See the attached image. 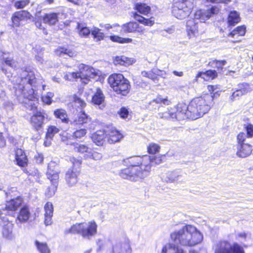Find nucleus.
<instances>
[{
    "label": "nucleus",
    "mask_w": 253,
    "mask_h": 253,
    "mask_svg": "<svg viewBox=\"0 0 253 253\" xmlns=\"http://www.w3.org/2000/svg\"><path fill=\"white\" fill-rule=\"evenodd\" d=\"M55 116L62 120L63 122H68L67 115L65 110L59 109L54 111Z\"/></svg>",
    "instance_id": "nucleus-37"
},
{
    "label": "nucleus",
    "mask_w": 253,
    "mask_h": 253,
    "mask_svg": "<svg viewBox=\"0 0 253 253\" xmlns=\"http://www.w3.org/2000/svg\"><path fill=\"white\" fill-rule=\"evenodd\" d=\"M75 150L81 153H84V156L86 154H89L91 149H89L86 145L83 144L77 145L75 148Z\"/></svg>",
    "instance_id": "nucleus-45"
},
{
    "label": "nucleus",
    "mask_w": 253,
    "mask_h": 253,
    "mask_svg": "<svg viewBox=\"0 0 253 253\" xmlns=\"http://www.w3.org/2000/svg\"><path fill=\"white\" fill-rule=\"evenodd\" d=\"M91 35L94 38H96L99 41L102 40L104 37L103 33L101 32L100 29L96 27H94L91 30Z\"/></svg>",
    "instance_id": "nucleus-42"
},
{
    "label": "nucleus",
    "mask_w": 253,
    "mask_h": 253,
    "mask_svg": "<svg viewBox=\"0 0 253 253\" xmlns=\"http://www.w3.org/2000/svg\"><path fill=\"white\" fill-rule=\"evenodd\" d=\"M114 63L115 64H120L125 66L131 64L130 60L124 56L116 57Z\"/></svg>",
    "instance_id": "nucleus-38"
},
{
    "label": "nucleus",
    "mask_w": 253,
    "mask_h": 253,
    "mask_svg": "<svg viewBox=\"0 0 253 253\" xmlns=\"http://www.w3.org/2000/svg\"><path fill=\"white\" fill-rule=\"evenodd\" d=\"M107 82L117 93L126 95L128 92V80H107Z\"/></svg>",
    "instance_id": "nucleus-13"
},
{
    "label": "nucleus",
    "mask_w": 253,
    "mask_h": 253,
    "mask_svg": "<svg viewBox=\"0 0 253 253\" xmlns=\"http://www.w3.org/2000/svg\"><path fill=\"white\" fill-rule=\"evenodd\" d=\"M155 23L154 18L151 17V18L148 19L144 18L143 21L142 22V24L145 26H152Z\"/></svg>",
    "instance_id": "nucleus-56"
},
{
    "label": "nucleus",
    "mask_w": 253,
    "mask_h": 253,
    "mask_svg": "<svg viewBox=\"0 0 253 253\" xmlns=\"http://www.w3.org/2000/svg\"><path fill=\"white\" fill-rule=\"evenodd\" d=\"M222 90L206 93L193 98L188 104L181 102L175 107V118L178 120H196L208 113L214 104V99L220 95Z\"/></svg>",
    "instance_id": "nucleus-1"
},
{
    "label": "nucleus",
    "mask_w": 253,
    "mask_h": 253,
    "mask_svg": "<svg viewBox=\"0 0 253 253\" xmlns=\"http://www.w3.org/2000/svg\"><path fill=\"white\" fill-rule=\"evenodd\" d=\"M35 246L39 253H50V249L46 242L36 240L34 242Z\"/></svg>",
    "instance_id": "nucleus-29"
},
{
    "label": "nucleus",
    "mask_w": 253,
    "mask_h": 253,
    "mask_svg": "<svg viewBox=\"0 0 253 253\" xmlns=\"http://www.w3.org/2000/svg\"><path fill=\"white\" fill-rule=\"evenodd\" d=\"M105 99V96L100 88H97L96 93L92 97V102L97 105L102 104Z\"/></svg>",
    "instance_id": "nucleus-34"
},
{
    "label": "nucleus",
    "mask_w": 253,
    "mask_h": 253,
    "mask_svg": "<svg viewBox=\"0 0 253 253\" xmlns=\"http://www.w3.org/2000/svg\"><path fill=\"white\" fill-rule=\"evenodd\" d=\"M90 122V119L88 116L84 112L82 111L78 115L77 118L74 119L73 121H71V124L74 126H77V127H80L81 125L87 124Z\"/></svg>",
    "instance_id": "nucleus-20"
},
{
    "label": "nucleus",
    "mask_w": 253,
    "mask_h": 253,
    "mask_svg": "<svg viewBox=\"0 0 253 253\" xmlns=\"http://www.w3.org/2000/svg\"><path fill=\"white\" fill-rule=\"evenodd\" d=\"M118 114L120 117L123 119L127 118L129 115L128 109L125 107H122L118 111Z\"/></svg>",
    "instance_id": "nucleus-54"
},
{
    "label": "nucleus",
    "mask_w": 253,
    "mask_h": 253,
    "mask_svg": "<svg viewBox=\"0 0 253 253\" xmlns=\"http://www.w3.org/2000/svg\"><path fill=\"white\" fill-rule=\"evenodd\" d=\"M42 55V53L41 52L38 55H36L35 56L36 60L40 63H42L43 61Z\"/></svg>",
    "instance_id": "nucleus-64"
},
{
    "label": "nucleus",
    "mask_w": 253,
    "mask_h": 253,
    "mask_svg": "<svg viewBox=\"0 0 253 253\" xmlns=\"http://www.w3.org/2000/svg\"><path fill=\"white\" fill-rule=\"evenodd\" d=\"M226 63V61L225 60H214L209 62V65L211 67L221 69Z\"/></svg>",
    "instance_id": "nucleus-39"
},
{
    "label": "nucleus",
    "mask_w": 253,
    "mask_h": 253,
    "mask_svg": "<svg viewBox=\"0 0 253 253\" xmlns=\"http://www.w3.org/2000/svg\"><path fill=\"white\" fill-rule=\"evenodd\" d=\"M4 64L8 66L16 69L18 67L17 63L11 58L6 57L2 55L0 60V68L1 71L5 74L6 69L4 67Z\"/></svg>",
    "instance_id": "nucleus-22"
},
{
    "label": "nucleus",
    "mask_w": 253,
    "mask_h": 253,
    "mask_svg": "<svg viewBox=\"0 0 253 253\" xmlns=\"http://www.w3.org/2000/svg\"><path fill=\"white\" fill-rule=\"evenodd\" d=\"M196 77L203 79H205L206 78L214 79L217 77V73L215 70H209L205 72H199Z\"/></svg>",
    "instance_id": "nucleus-33"
},
{
    "label": "nucleus",
    "mask_w": 253,
    "mask_h": 253,
    "mask_svg": "<svg viewBox=\"0 0 253 253\" xmlns=\"http://www.w3.org/2000/svg\"><path fill=\"white\" fill-rule=\"evenodd\" d=\"M58 15L57 13L46 14L43 17V21L49 25H55L58 21Z\"/></svg>",
    "instance_id": "nucleus-30"
},
{
    "label": "nucleus",
    "mask_w": 253,
    "mask_h": 253,
    "mask_svg": "<svg viewBox=\"0 0 253 253\" xmlns=\"http://www.w3.org/2000/svg\"><path fill=\"white\" fill-rule=\"evenodd\" d=\"M44 223L47 225H50L52 223V217L53 215V208L51 203L47 202L44 206Z\"/></svg>",
    "instance_id": "nucleus-25"
},
{
    "label": "nucleus",
    "mask_w": 253,
    "mask_h": 253,
    "mask_svg": "<svg viewBox=\"0 0 253 253\" xmlns=\"http://www.w3.org/2000/svg\"><path fill=\"white\" fill-rule=\"evenodd\" d=\"M165 156H134L124 160L125 165L129 167L122 169L120 176L131 181H141L147 178L152 167L159 165L163 162Z\"/></svg>",
    "instance_id": "nucleus-2"
},
{
    "label": "nucleus",
    "mask_w": 253,
    "mask_h": 253,
    "mask_svg": "<svg viewBox=\"0 0 253 253\" xmlns=\"http://www.w3.org/2000/svg\"><path fill=\"white\" fill-rule=\"evenodd\" d=\"M193 6V2L190 1L187 3L175 2V16L178 19L186 18L191 13Z\"/></svg>",
    "instance_id": "nucleus-11"
},
{
    "label": "nucleus",
    "mask_w": 253,
    "mask_h": 253,
    "mask_svg": "<svg viewBox=\"0 0 253 253\" xmlns=\"http://www.w3.org/2000/svg\"><path fill=\"white\" fill-rule=\"evenodd\" d=\"M221 85L219 84H215V85H208L207 86V88L208 91L210 93H213L215 90H221Z\"/></svg>",
    "instance_id": "nucleus-57"
},
{
    "label": "nucleus",
    "mask_w": 253,
    "mask_h": 253,
    "mask_svg": "<svg viewBox=\"0 0 253 253\" xmlns=\"http://www.w3.org/2000/svg\"><path fill=\"white\" fill-rule=\"evenodd\" d=\"M79 72H73L66 74L65 76V79L70 78L77 79H88V78H98V79H103L106 77V75H102L101 71L95 69L88 65L81 64L79 66Z\"/></svg>",
    "instance_id": "nucleus-6"
},
{
    "label": "nucleus",
    "mask_w": 253,
    "mask_h": 253,
    "mask_svg": "<svg viewBox=\"0 0 253 253\" xmlns=\"http://www.w3.org/2000/svg\"><path fill=\"white\" fill-rule=\"evenodd\" d=\"M130 241L126 237L116 240L112 243L110 253H131Z\"/></svg>",
    "instance_id": "nucleus-10"
},
{
    "label": "nucleus",
    "mask_w": 253,
    "mask_h": 253,
    "mask_svg": "<svg viewBox=\"0 0 253 253\" xmlns=\"http://www.w3.org/2000/svg\"><path fill=\"white\" fill-rule=\"evenodd\" d=\"M135 8L140 13L147 15L150 11L151 8L150 7L147 5L145 3H136L135 6Z\"/></svg>",
    "instance_id": "nucleus-36"
},
{
    "label": "nucleus",
    "mask_w": 253,
    "mask_h": 253,
    "mask_svg": "<svg viewBox=\"0 0 253 253\" xmlns=\"http://www.w3.org/2000/svg\"><path fill=\"white\" fill-rule=\"evenodd\" d=\"M54 96V93L51 92H48L46 94H44L42 97V101L47 105H50L52 101V97Z\"/></svg>",
    "instance_id": "nucleus-44"
},
{
    "label": "nucleus",
    "mask_w": 253,
    "mask_h": 253,
    "mask_svg": "<svg viewBox=\"0 0 253 253\" xmlns=\"http://www.w3.org/2000/svg\"><path fill=\"white\" fill-rule=\"evenodd\" d=\"M106 132L107 142L111 144L119 141L123 137L122 134L115 128L107 130Z\"/></svg>",
    "instance_id": "nucleus-19"
},
{
    "label": "nucleus",
    "mask_w": 253,
    "mask_h": 253,
    "mask_svg": "<svg viewBox=\"0 0 253 253\" xmlns=\"http://www.w3.org/2000/svg\"><path fill=\"white\" fill-rule=\"evenodd\" d=\"M70 161L72 164L73 168L70 169L67 171L65 179L67 184L72 187L75 185L78 182V176L80 173L79 168L81 165V161L72 157L70 158Z\"/></svg>",
    "instance_id": "nucleus-9"
},
{
    "label": "nucleus",
    "mask_w": 253,
    "mask_h": 253,
    "mask_svg": "<svg viewBox=\"0 0 253 253\" xmlns=\"http://www.w3.org/2000/svg\"><path fill=\"white\" fill-rule=\"evenodd\" d=\"M159 146L155 143L150 144L147 148L148 153L151 154H154L159 152Z\"/></svg>",
    "instance_id": "nucleus-51"
},
{
    "label": "nucleus",
    "mask_w": 253,
    "mask_h": 253,
    "mask_svg": "<svg viewBox=\"0 0 253 253\" xmlns=\"http://www.w3.org/2000/svg\"><path fill=\"white\" fill-rule=\"evenodd\" d=\"M244 95L238 89L233 92L232 95L229 97V101L233 102L235 100L238 99L241 96Z\"/></svg>",
    "instance_id": "nucleus-53"
},
{
    "label": "nucleus",
    "mask_w": 253,
    "mask_h": 253,
    "mask_svg": "<svg viewBox=\"0 0 253 253\" xmlns=\"http://www.w3.org/2000/svg\"><path fill=\"white\" fill-rule=\"evenodd\" d=\"M122 29L126 33L144 34L145 29L136 22H129L122 26Z\"/></svg>",
    "instance_id": "nucleus-17"
},
{
    "label": "nucleus",
    "mask_w": 253,
    "mask_h": 253,
    "mask_svg": "<svg viewBox=\"0 0 253 253\" xmlns=\"http://www.w3.org/2000/svg\"><path fill=\"white\" fill-rule=\"evenodd\" d=\"M22 202L23 200L20 197H17L16 199L7 201L6 203L5 211H6L8 212V211H16L21 205Z\"/></svg>",
    "instance_id": "nucleus-23"
},
{
    "label": "nucleus",
    "mask_w": 253,
    "mask_h": 253,
    "mask_svg": "<svg viewBox=\"0 0 253 253\" xmlns=\"http://www.w3.org/2000/svg\"><path fill=\"white\" fill-rule=\"evenodd\" d=\"M23 81V80H13L12 82L17 102L24 104L29 109L34 110L37 108L38 99L33 88L25 89Z\"/></svg>",
    "instance_id": "nucleus-4"
},
{
    "label": "nucleus",
    "mask_w": 253,
    "mask_h": 253,
    "mask_svg": "<svg viewBox=\"0 0 253 253\" xmlns=\"http://www.w3.org/2000/svg\"><path fill=\"white\" fill-rule=\"evenodd\" d=\"M133 17L135 20L139 22L140 23L142 24L144 17L139 15L136 12L133 13Z\"/></svg>",
    "instance_id": "nucleus-61"
},
{
    "label": "nucleus",
    "mask_w": 253,
    "mask_h": 253,
    "mask_svg": "<svg viewBox=\"0 0 253 253\" xmlns=\"http://www.w3.org/2000/svg\"><path fill=\"white\" fill-rule=\"evenodd\" d=\"M32 16L31 14L26 10L15 12L11 17L13 27H20L22 25V22L30 19Z\"/></svg>",
    "instance_id": "nucleus-14"
},
{
    "label": "nucleus",
    "mask_w": 253,
    "mask_h": 253,
    "mask_svg": "<svg viewBox=\"0 0 253 253\" xmlns=\"http://www.w3.org/2000/svg\"><path fill=\"white\" fill-rule=\"evenodd\" d=\"M218 11V8L215 6H212L207 10L200 9L196 11L194 18L195 19L200 20L201 22H205L211 16L217 13Z\"/></svg>",
    "instance_id": "nucleus-15"
},
{
    "label": "nucleus",
    "mask_w": 253,
    "mask_h": 253,
    "mask_svg": "<svg viewBox=\"0 0 253 253\" xmlns=\"http://www.w3.org/2000/svg\"><path fill=\"white\" fill-rule=\"evenodd\" d=\"M186 30L190 38L195 36L198 33V26L194 20H189L187 22Z\"/></svg>",
    "instance_id": "nucleus-27"
},
{
    "label": "nucleus",
    "mask_w": 253,
    "mask_h": 253,
    "mask_svg": "<svg viewBox=\"0 0 253 253\" xmlns=\"http://www.w3.org/2000/svg\"><path fill=\"white\" fill-rule=\"evenodd\" d=\"M74 106L78 108L81 107L83 108L85 106V103L84 100L78 97L77 96L75 95L74 97Z\"/></svg>",
    "instance_id": "nucleus-50"
},
{
    "label": "nucleus",
    "mask_w": 253,
    "mask_h": 253,
    "mask_svg": "<svg viewBox=\"0 0 253 253\" xmlns=\"http://www.w3.org/2000/svg\"><path fill=\"white\" fill-rule=\"evenodd\" d=\"M44 118V113L43 111L41 112L37 111L34 114L31 119V124L34 127L38 130L42 127L43 121Z\"/></svg>",
    "instance_id": "nucleus-18"
},
{
    "label": "nucleus",
    "mask_w": 253,
    "mask_h": 253,
    "mask_svg": "<svg viewBox=\"0 0 253 253\" xmlns=\"http://www.w3.org/2000/svg\"><path fill=\"white\" fill-rule=\"evenodd\" d=\"M30 3V0H20L14 3V6L16 9H23Z\"/></svg>",
    "instance_id": "nucleus-47"
},
{
    "label": "nucleus",
    "mask_w": 253,
    "mask_h": 253,
    "mask_svg": "<svg viewBox=\"0 0 253 253\" xmlns=\"http://www.w3.org/2000/svg\"><path fill=\"white\" fill-rule=\"evenodd\" d=\"M244 128L246 133L243 131L240 132L237 135L239 138L247 139V138H251L253 137V124L247 123L244 125Z\"/></svg>",
    "instance_id": "nucleus-26"
},
{
    "label": "nucleus",
    "mask_w": 253,
    "mask_h": 253,
    "mask_svg": "<svg viewBox=\"0 0 253 253\" xmlns=\"http://www.w3.org/2000/svg\"><path fill=\"white\" fill-rule=\"evenodd\" d=\"M35 158L36 162L39 164L42 163L43 160V157L42 154H37V155L35 156Z\"/></svg>",
    "instance_id": "nucleus-62"
},
{
    "label": "nucleus",
    "mask_w": 253,
    "mask_h": 253,
    "mask_svg": "<svg viewBox=\"0 0 253 253\" xmlns=\"http://www.w3.org/2000/svg\"><path fill=\"white\" fill-rule=\"evenodd\" d=\"M153 101L157 103H163V104L166 105H169V101L167 98L163 99L160 97L157 98L156 99H154Z\"/></svg>",
    "instance_id": "nucleus-60"
},
{
    "label": "nucleus",
    "mask_w": 253,
    "mask_h": 253,
    "mask_svg": "<svg viewBox=\"0 0 253 253\" xmlns=\"http://www.w3.org/2000/svg\"><path fill=\"white\" fill-rule=\"evenodd\" d=\"M214 253H245L242 246L237 243L231 244L227 241H220L215 245Z\"/></svg>",
    "instance_id": "nucleus-8"
},
{
    "label": "nucleus",
    "mask_w": 253,
    "mask_h": 253,
    "mask_svg": "<svg viewBox=\"0 0 253 253\" xmlns=\"http://www.w3.org/2000/svg\"><path fill=\"white\" fill-rule=\"evenodd\" d=\"M110 39L115 42L122 43V38L117 36H113L110 37Z\"/></svg>",
    "instance_id": "nucleus-63"
},
{
    "label": "nucleus",
    "mask_w": 253,
    "mask_h": 253,
    "mask_svg": "<svg viewBox=\"0 0 253 253\" xmlns=\"http://www.w3.org/2000/svg\"><path fill=\"white\" fill-rule=\"evenodd\" d=\"M102 155L101 153L95 151L91 152V150L89 154H86L84 156V158L85 159L92 158L93 160L96 161L100 160L102 158Z\"/></svg>",
    "instance_id": "nucleus-46"
},
{
    "label": "nucleus",
    "mask_w": 253,
    "mask_h": 253,
    "mask_svg": "<svg viewBox=\"0 0 253 253\" xmlns=\"http://www.w3.org/2000/svg\"><path fill=\"white\" fill-rule=\"evenodd\" d=\"M86 133V129L84 128H81L75 131L73 133V136L77 138H80L84 136Z\"/></svg>",
    "instance_id": "nucleus-55"
},
{
    "label": "nucleus",
    "mask_w": 253,
    "mask_h": 253,
    "mask_svg": "<svg viewBox=\"0 0 253 253\" xmlns=\"http://www.w3.org/2000/svg\"><path fill=\"white\" fill-rule=\"evenodd\" d=\"M17 164L21 167H25L28 162V159L25 155L15 158Z\"/></svg>",
    "instance_id": "nucleus-52"
},
{
    "label": "nucleus",
    "mask_w": 253,
    "mask_h": 253,
    "mask_svg": "<svg viewBox=\"0 0 253 253\" xmlns=\"http://www.w3.org/2000/svg\"><path fill=\"white\" fill-rule=\"evenodd\" d=\"M30 215V213L28 207L26 206L22 208L19 212L17 217L16 222L17 224L27 222Z\"/></svg>",
    "instance_id": "nucleus-24"
},
{
    "label": "nucleus",
    "mask_w": 253,
    "mask_h": 253,
    "mask_svg": "<svg viewBox=\"0 0 253 253\" xmlns=\"http://www.w3.org/2000/svg\"><path fill=\"white\" fill-rule=\"evenodd\" d=\"M22 76L21 79H36L38 72L34 69L28 68L23 71Z\"/></svg>",
    "instance_id": "nucleus-35"
},
{
    "label": "nucleus",
    "mask_w": 253,
    "mask_h": 253,
    "mask_svg": "<svg viewBox=\"0 0 253 253\" xmlns=\"http://www.w3.org/2000/svg\"><path fill=\"white\" fill-rule=\"evenodd\" d=\"M55 52L56 54L59 56L61 55L62 54H66L70 57H72L74 55V53L73 52L66 48L61 47L57 48Z\"/></svg>",
    "instance_id": "nucleus-43"
},
{
    "label": "nucleus",
    "mask_w": 253,
    "mask_h": 253,
    "mask_svg": "<svg viewBox=\"0 0 253 253\" xmlns=\"http://www.w3.org/2000/svg\"><path fill=\"white\" fill-rule=\"evenodd\" d=\"M237 155L240 158H246L252 152V146L246 142V139L236 136Z\"/></svg>",
    "instance_id": "nucleus-12"
},
{
    "label": "nucleus",
    "mask_w": 253,
    "mask_h": 253,
    "mask_svg": "<svg viewBox=\"0 0 253 253\" xmlns=\"http://www.w3.org/2000/svg\"><path fill=\"white\" fill-rule=\"evenodd\" d=\"M203 234L194 226L186 224L175 232V253H185L180 246L192 247L202 243Z\"/></svg>",
    "instance_id": "nucleus-3"
},
{
    "label": "nucleus",
    "mask_w": 253,
    "mask_h": 253,
    "mask_svg": "<svg viewBox=\"0 0 253 253\" xmlns=\"http://www.w3.org/2000/svg\"><path fill=\"white\" fill-rule=\"evenodd\" d=\"M110 244V241L105 237L99 238L96 240V248L97 253L104 251Z\"/></svg>",
    "instance_id": "nucleus-28"
},
{
    "label": "nucleus",
    "mask_w": 253,
    "mask_h": 253,
    "mask_svg": "<svg viewBox=\"0 0 253 253\" xmlns=\"http://www.w3.org/2000/svg\"><path fill=\"white\" fill-rule=\"evenodd\" d=\"M246 33V27L244 25L239 26L232 30L228 35V37L237 38L245 36Z\"/></svg>",
    "instance_id": "nucleus-32"
},
{
    "label": "nucleus",
    "mask_w": 253,
    "mask_h": 253,
    "mask_svg": "<svg viewBox=\"0 0 253 253\" xmlns=\"http://www.w3.org/2000/svg\"><path fill=\"white\" fill-rule=\"evenodd\" d=\"M108 79H126L125 78V76L123 74L118 73V74H113L109 76Z\"/></svg>",
    "instance_id": "nucleus-59"
},
{
    "label": "nucleus",
    "mask_w": 253,
    "mask_h": 253,
    "mask_svg": "<svg viewBox=\"0 0 253 253\" xmlns=\"http://www.w3.org/2000/svg\"><path fill=\"white\" fill-rule=\"evenodd\" d=\"M59 131V129L54 126H51L48 127L46 133V138L51 139L54 135Z\"/></svg>",
    "instance_id": "nucleus-48"
},
{
    "label": "nucleus",
    "mask_w": 253,
    "mask_h": 253,
    "mask_svg": "<svg viewBox=\"0 0 253 253\" xmlns=\"http://www.w3.org/2000/svg\"><path fill=\"white\" fill-rule=\"evenodd\" d=\"M92 141L98 146L102 145L107 140L106 132L104 130H99L94 133L91 136Z\"/></svg>",
    "instance_id": "nucleus-21"
},
{
    "label": "nucleus",
    "mask_w": 253,
    "mask_h": 253,
    "mask_svg": "<svg viewBox=\"0 0 253 253\" xmlns=\"http://www.w3.org/2000/svg\"><path fill=\"white\" fill-rule=\"evenodd\" d=\"M3 222V225L2 229L3 237L10 241L14 240L15 236L13 232V224L8 219H6Z\"/></svg>",
    "instance_id": "nucleus-16"
},
{
    "label": "nucleus",
    "mask_w": 253,
    "mask_h": 253,
    "mask_svg": "<svg viewBox=\"0 0 253 253\" xmlns=\"http://www.w3.org/2000/svg\"><path fill=\"white\" fill-rule=\"evenodd\" d=\"M241 21L240 14L236 11H230L228 16V23L230 26H234Z\"/></svg>",
    "instance_id": "nucleus-31"
},
{
    "label": "nucleus",
    "mask_w": 253,
    "mask_h": 253,
    "mask_svg": "<svg viewBox=\"0 0 253 253\" xmlns=\"http://www.w3.org/2000/svg\"><path fill=\"white\" fill-rule=\"evenodd\" d=\"M141 74L143 77L148 78L150 79H158V77H153V73L152 72H146V71H143L141 73Z\"/></svg>",
    "instance_id": "nucleus-58"
},
{
    "label": "nucleus",
    "mask_w": 253,
    "mask_h": 253,
    "mask_svg": "<svg viewBox=\"0 0 253 253\" xmlns=\"http://www.w3.org/2000/svg\"><path fill=\"white\" fill-rule=\"evenodd\" d=\"M97 228L96 222L90 221L74 224L65 233L80 234L84 239L89 240L96 234Z\"/></svg>",
    "instance_id": "nucleus-5"
},
{
    "label": "nucleus",
    "mask_w": 253,
    "mask_h": 253,
    "mask_svg": "<svg viewBox=\"0 0 253 253\" xmlns=\"http://www.w3.org/2000/svg\"><path fill=\"white\" fill-rule=\"evenodd\" d=\"M243 94H245L252 90V85L246 83H243L238 84V88Z\"/></svg>",
    "instance_id": "nucleus-40"
},
{
    "label": "nucleus",
    "mask_w": 253,
    "mask_h": 253,
    "mask_svg": "<svg viewBox=\"0 0 253 253\" xmlns=\"http://www.w3.org/2000/svg\"><path fill=\"white\" fill-rule=\"evenodd\" d=\"M162 253H174V244L169 243L166 244L163 248Z\"/></svg>",
    "instance_id": "nucleus-49"
},
{
    "label": "nucleus",
    "mask_w": 253,
    "mask_h": 253,
    "mask_svg": "<svg viewBox=\"0 0 253 253\" xmlns=\"http://www.w3.org/2000/svg\"><path fill=\"white\" fill-rule=\"evenodd\" d=\"M46 175L51 183V185L45 191V195L47 197H50L54 195L56 191L59 179L58 166L54 162H51L48 164Z\"/></svg>",
    "instance_id": "nucleus-7"
},
{
    "label": "nucleus",
    "mask_w": 253,
    "mask_h": 253,
    "mask_svg": "<svg viewBox=\"0 0 253 253\" xmlns=\"http://www.w3.org/2000/svg\"><path fill=\"white\" fill-rule=\"evenodd\" d=\"M78 29L79 35L82 37H87L90 34V32L91 33V30L82 24L78 25Z\"/></svg>",
    "instance_id": "nucleus-41"
}]
</instances>
